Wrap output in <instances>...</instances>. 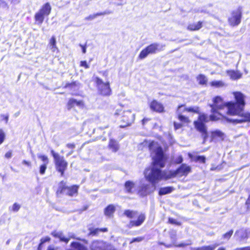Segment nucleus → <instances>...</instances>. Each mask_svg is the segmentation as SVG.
Wrapping results in <instances>:
<instances>
[{
  "instance_id": "nucleus-28",
  "label": "nucleus",
  "mask_w": 250,
  "mask_h": 250,
  "mask_svg": "<svg viewBox=\"0 0 250 250\" xmlns=\"http://www.w3.org/2000/svg\"><path fill=\"white\" fill-rule=\"evenodd\" d=\"M197 80L199 83L201 85L206 84L208 82L207 78L203 74H200L197 77Z\"/></svg>"
},
{
  "instance_id": "nucleus-9",
  "label": "nucleus",
  "mask_w": 250,
  "mask_h": 250,
  "mask_svg": "<svg viewBox=\"0 0 250 250\" xmlns=\"http://www.w3.org/2000/svg\"><path fill=\"white\" fill-rule=\"evenodd\" d=\"M241 18V10L238 8L231 12L230 16L228 19L229 23L231 26H237L240 23Z\"/></svg>"
},
{
  "instance_id": "nucleus-2",
  "label": "nucleus",
  "mask_w": 250,
  "mask_h": 250,
  "mask_svg": "<svg viewBox=\"0 0 250 250\" xmlns=\"http://www.w3.org/2000/svg\"><path fill=\"white\" fill-rule=\"evenodd\" d=\"M155 155L153 156V166L146 168L144 172L146 179L151 184L156 186V184L164 177V174L157 167H163L165 165V158L162 148L158 146L155 150Z\"/></svg>"
},
{
  "instance_id": "nucleus-49",
  "label": "nucleus",
  "mask_w": 250,
  "mask_h": 250,
  "mask_svg": "<svg viewBox=\"0 0 250 250\" xmlns=\"http://www.w3.org/2000/svg\"><path fill=\"white\" fill-rule=\"evenodd\" d=\"M1 117H2L3 119L5 121L6 123H7L8 121L9 116L8 115H1Z\"/></svg>"
},
{
  "instance_id": "nucleus-58",
  "label": "nucleus",
  "mask_w": 250,
  "mask_h": 250,
  "mask_svg": "<svg viewBox=\"0 0 250 250\" xmlns=\"http://www.w3.org/2000/svg\"><path fill=\"white\" fill-rule=\"evenodd\" d=\"M171 237L173 240H175L176 239V233L174 232L173 234L171 235Z\"/></svg>"
},
{
  "instance_id": "nucleus-27",
  "label": "nucleus",
  "mask_w": 250,
  "mask_h": 250,
  "mask_svg": "<svg viewBox=\"0 0 250 250\" xmlns=\"http://www.w3.org/2000/svg\"><path fill=\"white\" fill-rule=\"evenodd\" d=\"M183 107V105H180L178 106V109H177V113L178 114V119L179 120H180L181 122H183L184 123H188V119L187 117L183 116L180 113V110Z\"/></svg>"
},
{
  "instance_id": "nucleus-31",
  "label": "nucleus",
  "mask_w": 250,
  "mask_h": 250,
  "mask_svg": "<svg viewBox=\"0 0 250 250\" xmlns=\"http://www.w3.org/2000/svg\"><path fill=\"white\" fill-rule=\"evenodd\" d=\"M184 110L188 111V112H191L194 113H199V107L197 106H193V107H189L188 108H185Z\"/></svg>"
},
{
  "instance_id": "nucleus-33",
  "label": "nucleus",
  "mask_w": 250,
  "mask_h": 250,
  "mask_svg": "<svg viewBox=\"0 0 250 250\" xmlns=\"http://www.w3.org/2000/svg\"><path fill=\"white\" fill-rule=\"evenodd\" d=\"M21 208V206L19 204L17 203H14L12 207V210L14 212H17L19 211Z\"/></svg>"
},
{
  "instance_id": "nucleus-29",
  "label": "nucleus",
  "mask_w": 250,
  "mask_h": 250,
  "mask_svg": "<svg viewBox=\"0 0 250 250\" xmlns=\"http://www.w3.org/2000/svg\"><path fill=\"white\" fill-rule=\"evenodd\" d=\"M49 44L50 45L51 49L53 52H55V50L57 49V48L56 46V41L54 36H52L51 38Z\"/></svg>"
},
{
  "instance_id": "nucleus-53",
  "label": "nucleus",
  "mask_w": 250,
  "mask_h": 250,
  "mask_svg": "<svg viewBox=\"0 0 250 250\" xmlns=\"http://www.w3.org/2000/svg\"><path fill=\"white\" fill-rule=\"evenodd\" d=\"M80 46L82 48L83 53H84V54L85 53H86V46H83V45L82 44H80Z\"/></svg>"
},
{
  "instance_id": "nucleus-15",
  "label": "nucleus",
  "mask_w": 250,
  "mask_h": 250,
  "mask_svg": "<svg viewBox=\"0 0 250 250\" xmlns=\"http://www.w3.org/2000/svg\"><path fill=\"white\" fill-rule=\"evenodd\" d=\"M150 107L152 110L158 112H162L164 109L163 105L156 100H153L151 103Z\"/></svg>"
},
{
  "instance_id": "nucleus-23",
  "label": "nucleus",
  "mask_w": 250,
  "mask_h": 250,
  "mask_svg": "<svg viewBox=\"0 0 250 250\" xmlns=\"http://www.w3.org/2000/svg\"><path fill=\"white\" fill-rule=\"evenodd\" d=\"M109 148L112 150L113 152H116L119 149V145L117 142L114 139H110L108 144Z\"/></svg>"
},
{
  "instance_id": "nucleus-47",
  "label": "nucleus",
  "mask_w": 250,
  "mask_h": 250,
  "mask_svg": "<svg viewBox=\"0 0 250 250\" xmlns=\"http://www.w3.org/2000/svg\"><path fill=\"white\" fill-rule=\"evenodd\" d=\"M12 156V151H9L5 154V157L7 159H10Z\"/></svg>"
},
{
  "instance_id": "nucleus-19",
  "label": "nucleus",
  "mask_w": 250,
  "mask_h": 250,
  "mask_svg": "<svg viewBox=\"0 0 250 250\" xmlns=\"http://www.w3.org/2000/svg\"><path fill=\"white\" fill-rule=\"evenodd\" d=\"M89 235H98L101 232H107L108 231V229L107 228H104L102 229L90 228L89 229Z\"/></svg>"
},
{
  "instance_id": "nucleus-45",
  "label": "nucleus",
  "mask_w": 250,
  "mask_h": 250,
  "mask_svg": "<svg viewBox=\"0 0 250 250\" xmlns=\"http://www.w3.org/2000/svg\"><path fill=\"white\" fill-rule=\"evenodd\" d=\"M80 65L85 67V68H88L89 67L86 61H81Z\"/></svg>"
},
{
  "instance_id": "nucleus-39",
  "label": "nucleus",
  "mask_w": 250,
  "mask_h": 250,
  "mask_svg": "<svg viewBox=\"0 0 250 250\" xmlns=\"http://www.w3.org/2000/svg\"><path fill=\"white\" fill-rule=\"evenodd\" d=\"M212 134L214 136H218L221 137L223 136L224 134L219 130H215L212 132Z\"/></svg>"
},
{
  "instance_id": "nucleus-3",
  "label": "nucleus",
  "mask_w": 250,
  "mask_h": 250,
  "mask_svg": "<svg viewBox=\"0 0 250 250\" xmlns=\"http://www.w3.org/2000/svg\"><path fill=\"white\" fill-rule=\"evenodd\" d=\"M209 120H211L208 119L207 114H202L199 116L198 120L194 122L195 128L202 133L204 143L206 142L208 136L205 123L208 122Z\"/></svg>"
},
{
  "instance_id": "nucleus-55",
  "label": "nucleus",
  "mask_w": 250,
  "mask_h": 250,
  "mask_svg": "<svg viewBox=\"0 0 250 250\" xmlns=\"http://www.w3.org/2000/svg\"><path fill=\"white\" fill-rule=\"evenodd\" d=\"M235 250H250V247L239 248V249H236Z\"/></svg>"
},
{
  "instance_id": "nucleus-22",
  "label": "nucleus",
  "mask_w": 250,
  "mask_h": 250,
  "mask_svg": "<svg viewBox=\"0 0 250 250\" xmlns=\"http://www.w3.org/2000/svg\"><path fill=\"white\" fill-rule=\"evenodd\" d=\"M202 27V22L198 21L197 23H191L188 25V29L190 31L198 30Z\"/></svg>"
},
{
  "instance_id": "nucleus-24",
  "label": "nucleus",
  "mask_w": 250,
  "mask_h": 250,
  "mask_svg": "<svg viewBox=\"0 0 250 250\" xmlns=\"http://www.w3.org/2000/svg\"><path fill=\"white\" fill-rule=\"evenodd\" d=\"M115 211V208L113 205H108L104 209V214L108 217H110L114 213Z\"/></svg>"
},
{
  "instance_id": "nucleus-37",
  "label": "nucleus",
  "mask_w": 250,
  "mask_h": 250,
  "mask_svg": "<svg viewBox=\"0 0 250 250\" xmlns=\"http://www.w3.org/2000/svg\"><path fill=\"white\" fill-rule=\"evenodd\" d=\"M95 82L96 83L98 88L102 84H104L105 83L103 82V80L98 77L96 78Z\"/></svg>"
},
{
  "instance_id": "nucleus-63",
  "label": "nucleus",
  "mask_w": 250,
  "mask_h": 250,
  "mask_svg": "<svg viewBox=\"0 0 250 250\" xmlns=\"http://www.w3.org/2000/svg\"><path fill=\"white\" fill-rule=\"evenodd\" d=\"M19 114H20V112H17V113H15V116L16 117H17L19 116Z\"/></svg>"
},
{
  "instance_id": "nucleus-38",
  "label": "nucleus",
  "mask_w": 250,
  "mask_h": 250,
  "mask_svg": "<svg viewBox=\"0 0 250 250\" xmlns=\"http://www.w3.org/2000/svg\"><path fill=\"white\" fill-rule=\"evenodd\" d=\"M144 239V237H138L137 238H134L130 242V244L133 243L134 242H140L143 241Z\"/></svg>"
},
{
  "instance_id": "nucleus-6",
  "label": "nucleus",
  "mask_w": 250,
  "mask_h": 250,
  "mask_svg": "<svg viewBox=\"0 0 250 250\" xmlns=\"http://www.w3.org/2000/svg\"><path fill=\"white\" fill-rule=\"evenodd\" d=\"M78 188L79 187L76 185H74L71 187L66 186L64 182L62 181L60 183L59 188L57 191V193L60 192L63 194L73 196L77 194Z\"/></svg>"
},
{
  "instance_id": "nucleus-44",
  "label": "nucleus",
  "mask_w": 250,
  "mask_h": 250,
  "mask_svg": "<svg viewBox=\"0 0 250 250\" xmlns=\"http://www.w3.org/2000/svg\"><path fill=\"white\" fill-rule=\"evenodd\" d=\"M177 164H181L183 162V158L181 156H178L175 161Z\"/></svg>"
},
{
  "instance_id": "nucleus-42",
  "label": "nucleus",
  "mask_w": 250,
  "mask_h": 250,
  "mask_svg": "<svg viewBox=\"0 0 250 250\" xmlns=\"http://www.w3.org/2000/svg\"><path fill=\"white\" fill-rule=\"evenodd\" d=\"M112 12L110 11H105L103 12H100V13H97L96 14H95V16H96V18L97 17V16H102V15H107V14H111Z\"/></svg>"
},
{
  "instance_id": "nucleus-5",
  "label": "nucleus",
  "mask_w": 250,
  "mask_h": 250,
  "mask_svg": "<svg viewBox=\"0 0 250 250\" xmlns=\"http://www.w3.org/2000/svg\"><path fill=\"white\" fill-rule=\"evenodd\" d=\"M51 153L54 158L56 170L61 173L62 176H63L68 166L67 162L64 159L63 156L60 155L53 150H51Z\"/></svg>"
},
{
  "instance_id": "nucleus-14",
  "label": "nucleus",
  "mask_w": 250,
  "mask_h": 250,
  "mask_svg": "<svg viewBox=\"0 0 250 250\" xmlns=\"http://www.w3.org/2000/svg\"><path fill=\"white\" fill-rule=\"evenodd\" d=\"M98 91L100 94L104 96H108L111 94V89L109 86V82L105 83L100 86Z\"/></svg>"
},
{
  "instance_id": "nucleus-41",
  "label": "nucleus",
  "mask_w": 250,
  "mask_h": 250,
  "mask_svg": "<svg viewBox=\"0 0 250 250\" xmlns=\"http://www.w3.org/2000/svg\"><path fill=\"white\" fill-rule=\"evenodd\" d=\"M5 138V134L3 130L0 129V144H1L4 141Z\"/></svg>"
},
{
  "instance_id": "nucleus-48",
  "label": "nucleus",
  "mask_w": 250,
  "mask_h": 250,
  "mask_svg": "<svg viewBox=\"0 0 250 250\" xmlns=\"http://www.w3.org/2000/svg\"><path fill=\"white\" fill-rule=\"evenodd\" d=\"M174 126L175 129L176 130V129L180 128L182 127V125L180 123H177L174 122Z\"/></svg>"
},
{
  "instance_id": "nucleus-21",
  "label": "nucleus",
  "mask_w": 250,
  "mask_h": 250,
  "mask_svg": "<svg viewBox=\"0 0 250 250\" xmlns=\"http://www.w3.org/2000/svg\"><path fill=\"white\" fill-rule=\"evenodd\" d=\"M138 214V212L136 210H130V209H125L124 211L123 215L126 216L129 219H133Z\"/></svg>"
},
{
  "instance_id": "nucleus-13",
  "label": "nucleus",
  "mask_w": 250,
  "mask_h": 250,
  "mask_svg": "<svg viewBox=\"0 0 250 250\" xmlns=\"http://www.w3.org/2000/svg\"><path fill=\"white\" fill-rule=\"evenodd\" d=\"M146 216L144 214L141 213L138 216L137 220H130L127 225L128 228L131 229L134 227H139L144 222Z\"/></svg>"
},
{
  "instance_id": "nucleus-35",
  "label": "nucleus",
  "mask_w": 250,
  "mask_h": 250,
  "mask_svg": "<svg viewBox=\"0 0 250 250\" xmlns=\"http://www.w3.org/2000/svg\"><path fill=\"white\" fill-rule=\"evenodd\" d=\"M38 157L41 159L44 163V165H47L48 163V159L47 156L45 155H40Z\"/></svg>"
},
{
  "instance_id": "nucleus-60",
  "label": "nucleus",
  "mask_w": 250,
  "mask_h": 250,
  "mask_svg": "<svg viewBox=\"0 0 250 250\" xmlns=\"http://www.w3.org/2000/svg\"><path fill=\"white\" fill-rule=\"evenodd\" d=\"M247 203L248 204H250V195L249 196V197L247 201Z\"/></svg>"
},
{
  "instance_id": "nucleus-8",
  "label": "nucleus",
  "mask_w": 250,
  "mask_h": 250,
  "mask_svg": "<svg viewBox=\"0 0 250 250\" xmlns=\"http://www.w3.org/2000/svg\"><path fill=\"white\" fill-rule=\"evenodd\" d=\"M191 171V168L186 164H183L176 170L170 171L167 176V178H170L176 176L181 177L182 176H187Z\"/></svg>"
},
{
  "instance_id": "nucleus-52",
  "label": "nucleus",
  "mask_w": 250,
  "mask_h": 250,
  "mask_svg": "<svg viewBox=\"0 0 250 250\" xmlns=\"http://www.w3.org/2000/svg\"><path fill=\"white\" fill-rule=\"evenodd\" d=\"M22 163L24 165H26V166L30 167L31 166L30 162H28L26 160H23L22 162Z\"/></svg>"
},
{
  "instance_id": "nucleus-7",
  "label": "nucleus",
  "mask_w": 250,
  "mask_h": 250,
  "mask_svg": "<svg viewBox=\"0 0 250 250\" xmlns=\"http://www.w3.org/2000/svg\"><path fill=\"white\" fill-rule=\"evenodd\" d=\"M51 11V7L49 3L47 2L44 4L41 9L35 15L36 21L42 23L43 21L44 16H48Z\"/></svg>"
},
{
  "instance_id": "nucleus-32",
  "label": "nucleus",
  "mask_w": 250,
  "mask_h": 250,
  "mask_svg": "<svg viewBox=\"0 0 250 250\" xmlns=\"http://www.w3.org/2000/svg\"><path fill=\"white\" fill-rule=\"evenodd\" d=\"M233 232V230H232V229L230 230L229 232L225 233L223 235V237L224 238L229 240L230 238V237L231 236V235H232Z\"/></svg>"
},
{
  "instance_id": "nucleus-16",
  "label": "nucleus",
  "mask_w": 250,
  "mask_h": 250,
  "mask_svg": "<svg viewBox=\"0 0 250 250\" xmlns=\"http://www.w3.org/2000/svg\"><path fill=\"white\" fill-rule=\"evenodd\" d=\"M75 105L79 107H83V101H77L73 98L70 99L67 103L68 108L70 109Z\"/></svg>"
},
{
  "instance_id": "nucleus-61",
  "label": "nucleus",
  "mask_w": 250,
  "mask_h": 250,
  "mask_svg": "<svg viewBox=\"0 0 250 250\" xmlns=\"http://www.w3.org/2000/svg\"><path fill=\"white\" fill-rule=\"evenodd\" d=\"M185 245H186L185 244H183V243H182V244H179V245L178 246V247H184V246H185Z\"/></svg>"
},
{
  "instance_id": "nucleus-11",
  "label": "nucleus",
  "mask_w": 250,
  "mask_h": 250,
  "mask_svg": "<svg viewBox=\"0 0 250 250\" xmlns=\"http://www.w3.org/2000/svg\"><path fill=\"white\" fill-rule=\"evenodd\" d=\"M109 245L103 241H93L90 246L91 250H106Z\"/></svg>"
},
{
  "instance_id": "nucleus-50",
  "label": "nucleus",
  "mask_w": 250,
  "mask_h": 250,
  "mask_svg": "<svg viewBox=\"0 0 250 250\" xmlns=\"http://www.w3.org/2000/svg\"><path fill=\"white\" fill-rule=\"evenodd\" d=\"M49 240H50V238H49V237H47V238H46L44 240H42H42H41V241H42L41 243L40 244V245H39V246L38 250H40V247H41V245H42V243H44L45 242H46V241H49Z\"/></svg>"
},
{
  "instance_id": "nucleus-34",
  "label": "nucleus",
  "mask_w": 250,
  "mask_h": 250,
  "mask_svg": "<svg viewBox=\"0 0 250 250\" xmlns=\"http://www.w3.org/2000/svg\"><path fill=\"white\" fill-rule=\"evenodd\" d=\"M195 160L204 163L206 161V158L203 156H197L195 157Z\"/></svg>"
},
{
  "instance_id": "nucleus-36",
  "label": "nucleus",
  "mask_w": 250,
  "mask_h": 250,
  "mask_svg": "<svg viewBox=\"0 0 250 250\" xmlns=\"http://www.w3.org/2000/svg\"><path fill=\"white\" fill-rule=\"evenodd\" d=\"M47 168V165H42L40 166V173L41 174H43L45 173V171Z\"/></svg>"
},
{
  "instance_id": "nucleus-10",
  "label": "nucleus",
  "mask_w": 250,
  "mask_h": 250,
  "mask_svg": "<svg viewBox=\"0 0 250 250\" xmlns=\"http://www.w3.org/2000/svg\"><path fill=\"white\" fill-rule=\"evenodd\" d=\"M156 188V186L153 184H143L139 189V194L142 196H146V195L153 192Z\"/></svg>"
},
{
  "instance_id": "nucleus-46",
  "label": "nucleus",
  "mask_w": 250,
  "mask_h": 250,
  "mask_svg": "<svg viewBox=\"0 0 250 250\" xmlns=\"http://www.w3.org/2000/svg\"><path fill=\"white\" fill-rule=\"evenodd\" d=\"M95 18H96L95 15L93 14V15H90L88 17H85V20H87V21L92 20L94 19Z\"/></svg>"
},
{
  "instance_id": "nucleus-12",
  "label": "nucleus",
  "mask_w": 250,
  "mask_h": 250,
  "mask_svg": "<svg viewBox=\"0 0 250 250\" xmlns=\"http://www.w3.org/2000/svg\"><path fill=\"white\" fill-rule=\"evenodd\" d=\"M134 115L132 114L130 111H126L124 112V115L122 121L125 122V124L121 125L120 127L121 128L125 127L129 125L134 120Z\"/></svg>"
},
{
  "instance_id": "nucleus-20",
  "label": "nucleus",
  "mask_w": 250,
  "mask_h": 250,
  "mask_svg": "<svg viewBox=\"0 0 250 250\" xmlns=\"http://www.w3.org/2000/svg\"><path fill=\"white\" fill-rule=\"evenodd\" d=\"M227 74L230 77V79L234 80L240 79L242 76V74L237 71L228 70L227 71Z\"/></svg>"
},
{
  "instance_id": "nucleus-40",
  "label": "nucleus",
  "mask_w": 250,
  "mask_h": 250,
  "mask_svg": "<svg viewBox=\"0 0 250 250\" xmlns=\"http://www.w3.org/2000/svg\"><path fill=\"white\" fill-rule=\"evenodd\" d=\"M168 222L172 224L176 225L178 226H179L181 225V223L179 222H178L177 220H176L174 219L169 218L168 219Z\"/></svg>"
},
{
  "instance_id": "nucleus-43",
  "label": "nucleus",
  "mask_w": 250,
  "mask_h": 250,
  "mask_svg": "<svg viewBox=\"0 0 250 250\" xmlns=\"http://www.w3.org/2000/svg\"><path fill=\"white\" fill-rule=\"evenodd\" d=\"M235 234H243V235L242 236V238H244L246 237L245 231L243 229H241L238 231H237L235 232Z\"/></svg>"
},
{
  "instance_id": "nucleus-64",
  "label": "nucleus",
  "mask_w": 250,
  "mask_h": 250,
  "mask_svg": "<svg viewBox=\"0 0 250 250\" xmlns=\"http://www.w3.org/2000/svg\"><path fill=\"white\" fill-rule=\"evenodd\" d=\"M9 243H10V240H8L6 241V244H7V245L9 244Z\"/></svg>"
},
{
  "instance_id": "nucleus-54",
  "label": "nucleus",
  "mask_w": 250,
  "mask_h": 250,
  "mask_svg": "<svg viewBox=\"0 0 250 250\" xmlns=\"http://www.w3.org/2000/svg\"><path fill=\"white\" fill-rule=\"evenodd\" d=\"M150 120V119L148 118H144L142 120V124L144 125L146 123Z\"/></svg>"
},
{
  "instance_id": "nucleus-17",
  "label": "nucleus",
  "mask_w": 250,
  "mask_h": 250,
  "mask_svg": "<svg viewBox=\"0 0 250 250\" xmlns=\"http://www.w3.org/2000/svg\"><path fill=\"white\" fill-rule=\"evenodd\" d=\"M52 235L56 238H59L60 241L67 243L69 238H65L62 231H54L51 233Z\"/></svg>"
},
{
  "instance_id": "nucleus-25",
  "label": "nucleus",
  "mask_w": 250,
  "mask_h": 250,
  "mask_svg": "<svg viewBox=\"0 0 250 250\" xmlns=\"http://www.w3.org/2000/svg\"><path fill=\"white\" fill-rule=\"evenodd\" d=\"M173 190V188L171 187L161 188L159 191V194L160 195H163L168 193H171Z\"/></svg>"
},
{
  "instance_id": "nucleus-59",
  "label": "nucleus",
  "mask_w": 250,
  "mask_h": 250,
  "mask_svg": "<svg viewBox=\"0 0 250 250\" xmlns=\"http://www.w3.org/2000/svg\"><path fill=\"white\" fill-rule=\"evenodd\" d=\"M73 152H74V151H73V150H71V151H70V152H69L67 154L66 156H69L71 155L73 153Z\"/></svg>"
},
{
  "instance_id": "nucleus-1",
  "label": "nucleus",
  "mask_w": 250,
  "mask_h": 250,
  "mask_svg": "<svg viewBox=\"0 0 250 250\" xmlns=\"http://www.w3.org/2000/svg\"><path fill=\"white\" fill-rule=\"evenodd\" d=\"M233 94L235 102H230L225 104L220 96L213 99V104L210 105L212 113L209 116L211 121L224 118L228 122L234 124L250 122V113L243 112L245 105L244 95L240 92H234Z\"/></svg>"
},
{
  "instance_id": "nucleus-62",
  "label": "nucleus",
  "mask_w": 250,
  "mask_h": 250,
  "mask_svg": "<svg viewBox=\"0 0 250 250\" xmlns=\"http://www.w3.org/2000/svg\"><path fill=\"white\" fill-rule=\"evenodd\" d=\"M217 250H225V249L224 248H220Z\"/></svg>"
},
{
  "instance_id": "nucleus-30",
  "label": "nucleus",
  "mask_w": 250,
  "mask_h": 250,
  "mask_svg": "<svg viewBox=\"0 0 250 250\" xmlns=\"http://www.w3.org/2000/svg\"><path fill=\"white\" fill-rule=\"evenodd\" d=\"M212 86L215 87H223L225 85V83L222 81H214L210 83Z\"/></svg>"
},
{
  "instance_id": "nucleus-51",
  "label": "nucleus",
  "mask_w": 250,
  "mask_h": 250,
  "mask_svg": "<svg viewBox=\"0 0 250 250\" xmlns=\"http://www.w3.org/2000/svg\"><path fill=\"white\" fill-rule=\"evenodd\" d=\"M66 146L68 148L73 149L75 147V145L74 144H67Z\"/></svg>"
},
{
  "instance_id": "nucleus-26",
  "label": "nucleus",
  "mask_w": 250,
  "mask_h": 250,
  "mask_svg": "<svg viewBox=\"0 0 250 250\" xmlns=\"http://www.w3.org/2000/svg\"><path fill=\"white\" fill-rule=\"evenodd\" d=\"M125 189L127 193H132V189L134 187V184L130 181L125 182Z\"/></svg>"
},
{
  "instance_id": "nucleus-18",
  "label": "nucleus",
  "mask_w": 250,
  "mask_h": 250,
  "mask_svg": "<svg viewBox=\"0 0 250 250\" xmlns=\"http://www.w3.org/2000/svg\"><path fill=\"white\" fill-rule=\"evenodd\" d=\"M67 250H88L86 247L78 242L71 244V248Z\"/></svg>"
},
{
  "instance_id": "nucleus-56",
  "label": "nucleus",
  "mask_w": 250,
  "mask_h": 250,
  "mask_svg": "<svg viewBox=\"0 0 250 250\" xmlns=\"http://www.w3.org/2000/svg\"><path fill=\"white\" fill-rule=\"evenodd\" d=\"M58 249L57 248H55L54 247H53L52 246H49L47 250H58Z\"/></svg>"
},
{
  "instance_id": "nucleus-4",
  "label": "nucleus",
  "mask_w": 250,
  "mask_h": 250,
  "mask_svg": "<svg viewBox=\"0 0 250 250\" xmlns=\"http://www.w3.org/2000/svg\"><path fill=\"white\" fill-rule=\"evenodd\" d=\"M165 46V44L158 42L151 43L141 51L139 55V58L142 60L146 58L149 54H154L163 51Z\"/></svg>"
},
{
  "instance_id": "nucleus-57",
  "label": "nucleus",
  "mask_w": 250,
  "mask_h": 250,
  "mask_svg": "<svg viewBox=\"0 0 250 250\" xmlns=\"http://www.w3.org/2000/svg\"><path fill=\"white\" fill-rule=\"evenodd\" d=\"M106 250H116L113 247H112L110 245L108 247V249H106Z\"/></svg>"
}]
</instances>
